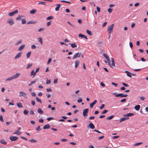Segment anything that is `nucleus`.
I'll list each match as a JSON object with an SVG mask.
<instances>
[{
	"mask_svg": "<svg viewBox=\"0 0 148 148\" xmlns=\"http://www.w3.org/2000/svg\"><path fill=\"white\" fill-rule=\"evenodd\" d=\"M22 42V40H20L18 41L15 44V45H17L21 43Z\"/></svg>",
	"mask_w": 148,
	"mask_h": 148,
	"instance_id": "f704fd0d",
	"label": "nucleus"
},
{
	"mask_svg": "<svg viewBox=\"0 0 148 148\" xmlns=\"http://www.w3.org/2000/svg\"><path fill=\"white\" fill-rule=\"evenodd\" d=\"M17 106L19 108H22L23 107V106L21 103H17Z\"/></svg>",
	"mask_w": 148,
	"mask_h": 148,
	"instance_id": "c85d7f7f",
	"label": "nucleus"
},
{
	"mask_svg": "<svg viewBox=\"0 0 148 148\" xmlns=\"http://www.w3.org/2000/svg\"><path fill=\"white\" fill-rule=\"evenodd\" d=\"M31 53V51H29L28 52L27 54V58H28L30 57V55Z\"/></svg>",
	"mask_w": 148,
	"mask_h": 148,
	"instance_id": "cd10ccee",
	"label": "nucleus"
},
{
	"mask_svg": "<svg viewBox=\"0 0 148 148\" xmlns=\"http://www.w3.org/2000/svg\"><path fill=\"white\" fill-rule=\"evenodd\" d=\"M86 33L89 35H92V34L91 32L88 30H87L86 31Z\"/></svg>",
	"mask_w": 148,
	"mask_h": 148,
	"instance_id": "4c0bfd02",
	"label": "nucleus"
},
{
	"mask_svg": "<svg viewBox=\"0 0 148 148\" xmlns=\"http://www.w3.org/2000/svg\"><path fill=\"white\" fill-rule=\"evenodd\" d=\"M18 137L14 136H11L10 137V139L12 141H16L18 139Z\"/></svg>",
	"mask_w": 148,
	"mask_h": 148,
	"instance_id": "0eeeda50",
	"label": "nucleus"
},
{
	"mask_svg": "<svg viewBox=\"0 0 148 148\" xmlns=\"http://www.w3.org/2000/svg\"><path fill=\"white\" fill-rule=\"evenodd\" d=\"M29 141L33 143H35L37 142V141L33 139H32L29 140Z\"/></svg>",
	"mask_w": 148,
	"mask_h": 148,
	"instance_id": "c756f323",
	"label": "nucleus"
},
{
	"mask_svg": "<svg viewBox=\"0 0 148 148\" xmlns=\"http://www.w3.org/2000/svg\"><path fill=\"white\" fill-rule=\"evenodd\" d=\"M44 30V29L43 28H40L38 30V31L39 32H40L41 31H43V30Z\"/></svg>",
	"mask_w": 148,
	"mask_h": 148,
	"instance_id": "69168bd1",
	"label": "nucleus"
},
{
	"mask_svg": "<svg viewBox=\"0 0 148 148\" xmlns=\"http://www.w3.org/2000/svg\"><path fill=\"white\" fill-rule=\"evenodd\" d=\"M134 114L132 113H129L124 115V116H130L134 115Z\"/></svg>",
	"mask_w": 148,
	"mask_h": 148,
	"instance_id": "393cba45",
	"label": "nucleus"
},
{
	"mask_svg": "<svg viewBox=\"0 0 148 148\" xmlns=\"http://www.w3.org/2000/svg\"><path fill=\"white\" fill-rule=\"evenodd\" d=\"M50 127V125L49 124H47L43 126V128L44 129L46 130V129H48Z\"/></svg>",
	"mask_w": 148,
	"mask_h": 148,
	"instance_id": "9b49d317",
	"label": "nucleus"
},
{
	"mask_svg": "<svg viewBox=\"0 0 148 148\" xmlns=\"http://www.w3.org/2000/svg\"><path fill=\"white\" fill-rule=\"evenodd\" d=\"M82 99L81 98L79 99L77 101V102L79 103L81 102H82Z\"/></svg>",
	"mask_w": 148,
	"mask_h": 148,
	"instance_id": "052dcab7",
	"label": "nucleus"
},
{
	"mask_svg": "<svg viewBox=\"0 0 148 148\" xmlns=\"http://www.w3.org/2000/svg\"><path fill=\"white\" fill-rule=\"evenodd\" d=\"M51 24V22L49 21L47 23V26H49Z\"/></svg>",
	"mask_w": 148,
	"mask_h": 148,
	"instance_id": "0e129e2a",
	"label": "nucleus"
},
{
	"mask_svg": "<svg viewBox=\"0 0 148 148\" xmlns=\"http://www.w3.org/2000/svg\"><path fill=\"white\" fill-rule=\"evenodd\" d=\"M112 9L110 8L108 9V12L110 13H111L112 12Z\"/></svg>",
	"mask_w": 148,
	"mask_h": 148,
	"instance_id": "864d4df0",
	"label": "nucleus"
},
{
	"mask_svg": "<svg viewBox=\"0 0 148 148\" xmlns=\"http://www.w3.org/2000/svg\"><path fill=\"white\" fill-rule=\"evenodd\" d=\"M53 18V16H50L47 17L46 18L47 20H50L51 19H52Z\"/></svg>",
	"mask_w": 148,
	"mask_h": 148,
	"instance_id": "c9c22d12",
	"label": "nucleus"
},
{
	"mask_svg": "<svg viewBox=\"0 0 148 148\" xmlns=\"http://www.w3.org/2000/svg\"><path fill=\"white\" fill-rule=\"evenodd\" d=\"M21 54L22 53L21 52L18 53L15 56L14 59H16L17 58H20L21 56Z\"/></svg>",
	"mask_w": 148,
	"mask_h": 148,
	"instance_id": "ddd939ff",
	"label": "nucleus"
},
{
	"mask_svg": "<svg viewBox=\"0 0 148 148\" xmlns=\"http://www.w3.org/2000/svg\"><path fill=\"white\" fill-rule=\"evenodd\" d=\"M22 24H24L26 23V21L25 19H22Z\"/></svg>",
	"mask_w": 148,
	"mask_h": 148,
	"instance_id": "a18cd8bd",
	"label": "nucleus"
},
{
	"mask_svg": "<svg viewBox=\"0 0 148 148\" xmlns=\"http://www.w3.org/2000/svg\"><path fill=\"white\" fill-rule=\"evenodd\" d=\"M41 4L44 5H46L45 2L42 1H39V3H38V4Z\"/></svg>",
	"mask_w": 148,
	"mask_h": 148,
	"instance_id": "79ce46f5",
	"label": "nucleus"
},
{
	"mask_svg": "<svg viewBox=\"0 0 148 148\" xmlns=\"http://www.w3.org/2000/svg\"><path fill=\"white\" fill-rule=\"evenodd\" d=\"M129 118L128 117H123L120 119V122H121L124 121H125L126 120L129 119Z\"/></svg>",
	"mask_w": 148,
	"mask_h": 148,
	"instance_id": "1a4fd4ad",
	"label": "nucleus"
},
{
	"mask_svg": "<svg viewBox=\"0 0 148 148\" xmlns=\"http://www.w3.org/2000/svg\"><path fill=\"white\" fill-rule=\"evenodd\" d=\"M36 130L38 131H40L41 130V129L40 128V126L39 125L38 127L36 129Z\"/></svg>",
	"mask_w": 148,
	"mask_h": 148,
	"instance_id": "49530a36",
	"label": "nucleus"
},
{
	"mask_svg": "<svg viewBox=\"0 0 148 148\" xmlns=\"http://www.w3.org/2000/svg\"><path fill=\"white\" fill-rule=\"evenodd\" d=\"M38 112L40 114H42L43 112L40 108H39L37 110Z\"/></svg>",
	"mask_w": 148,
	"mask_h": 148,
	"instance_id": "bb28decb",
	"label": "nucleus"
},
{
	"mask_svg": "<svg viewBox=\"0 0 148 148\" xmlns=\"http://www.w3.org/2000/svg\"><path fill=\"white\" fill-rule=\"evenodd\" d=\"M31 95L32 97H35L36 96V94L34 92H32Z\"/></svg>",
	"mask_w": 148,
	"mask_h": 148,
	"instance_id": "680f3d73",
	"label": "nucleus"
},
{
	"mask_svg": "<svg viewBox=\"0 0 148 148\" xmlns=\"http://www.w3.org/2000/svg\"><path fill=\"white\" fill-rule=\"evenodd\" d=\"M88 126L91 129H93L95 128V125L92 123H90L89 124Z\"/></svg>",
	"mask_w": 148,
	"mask_h": 148,
	"instance_id": "9d476101",
	"label": "nucleus"
},
{
	"mask_svg": "<svg viewBox=\"0 0 148 148\" xmlns=\"http://www.w3.org/2000/svg\"><path fill=\"white\" fill-rule=\"evenodd\" d=\"M25 45H22L21 46H20L18 49V51H21L25 47Z\"/></svg>",
	"mask_w": 148,
	"mask_h": 148,
	"instance_id": "4468645a",
	"label": "nucleus"
},
{
	"mask_svg": "<svg viewBox=\"0 0 148 148\" xmlns=\"http://www.w3.org/2000/svg\"><path fill=\"white\" fill-rule=\"evenodd\" d=\"M114 24H112V25L109 26L107 29V30L108 33L110 34L111 32H112Z\"/></svg>",
	"mask_w": 148,
	"mask_h": 148,
	"instance_id": "f257e3e1",
	"label": "nucleus"
},
{
	"mask_svg": "<svg viewBox=\"0 0 148 148\" xmlns=\"http://www.w3.org/2000/svg\"><path fill=\"white\" fill-rule=\"evenodd\" d=\"M97 102V100H95L92 103L90 104V108H92L94 106L96 103Z\"/></svg>",
	"mask_w": 148,
	"mask_h": 148,
	"instance_id": "6e6552de",
	"label": "nucleus"
},
{
	"mask_svg": "<svg viewBox=\"0 0 148 148\" xmlns=\"http://www.w3.org/2000/svg\"><path fill=\"white\" fill-rule=\"evenodd\" d=\"M111 84L113 85H114L115 87L117 86H118V84L115 83H114L113 82H112Z\"/></svg>",
	"mask_w": 148,
	"mask_h": 148,
	"instance_id": "603ef678",
	"label": "nucleus"
},
{
	"mask_svg": "<svg viewBox=\"0 0 148 148\" xmlns=\"http://www.w3.org/2000/svg\"><path fill=\"white\" fill-rule=\"evenodd\" d=\"M79 61H75V68H77L79 64Z\"/></svg>",
	"mask_w": 148,
	"mask_h": 148,
	"instance_id": "f3484780",
	"label": "nucleus"
},
{
	"mask_svg": "<svg viewBox=\"0 0 148 148\" xmlns=\"http://www.w3.org/2000/svg\"><path fill=\"white\" fill-rule=\"evenodd\" d=\"M34 22L32 21H29L27 23V24H33L34 23Z\"/></svg>",
	"mask_w": 148,
	"mask_h": 148,
	"instance_id": "6e6d98bb",
	"label": "nucleus"
},
{
	"mask_svg": "<svg viewBox=\"0 0 148 148\" xmlns=\"http://www.w3.org/2000/svg\"><path fill=\"white\" fill-rule=\"evenodd\" d=\"M140 108V105H137L135 106L134 108L136 110H138Z\"/></svg>",
	"mask_w": 148,
	"mask_h": 148,
	"instance_id": "aec40b11",
	"label": "nucleus"
},
{
	"mask_svg": "<svg viewBox=\"0 0 148 148\" xmlns=\"http://www.w3.org/2000/svg\"><path fill=\"white\" fill-rule=\"evenodd\" d=\"M89 112V109L88 108L84 109L83 112V115L84 116H87Z\"/></svg>",
	"mask_w": 148,
	"mask_h": 148,
	"instance_id": "7ed1b4c3",
	"label": "nucleus"
},
{
	"mask_svg": "<svg viewBox=\"0 0 148 148\" xmlns=\"http://www.w3.org/2000/svg\"><path fill=\"white\" fill-rule=\"evenodd\" d=\"M57 7L55 8V10L56 11H58L59 10V8L60 7V4H57Z\"/></svg>",
	"mask_w": 148,
	"mask_h": 148,
	"instance_id": "b1692460",
	"label": "nucleus"
},
{
	"mask_svg": "<svg viewBox=\"0 0 148 148\" xmlns=\"http://www.w3.org/2000/svg\"><path fill=\"white\" fill-rule=\"evenodd\" d=\"M32 64H28L27 66L26 69H28L30 68V67L32 66Z\"/></svg>",
	"mask_w": 148,
	"mask_h": 148,
	"instance_id": "72a5a7b5",
	"label": "nucleus"
},
{
	"mask_svg": "<svg viewBox=\"0 0 148 148\" xmlns=\"http://www.w3.org/2000/svg\"><path fill=\"white\" fill-rule=\"evenodd\" d=\"M32 48L33 49H36V46L34 45H33L31 46Z\"/></svg>",
	"mask_w": 148,
	"mask_h": 148,
	"instance_id": "13d9d810",
	"label": "nucleus"
},
{
	"mask_svg": "<svg viewBox=\"0 0 148 148\" xmlns=\"http://www.w3.org/2000/svg\"><path fill=\"white\" fill-rule=\"evenodd\" d=\"M31 103L33 106H34L35 103V102L34 101L32 100L31 101Z\"/></svg>",
	"mask_w": 148,
	"mask_h": 148,
	"instance_id": "bf43d9fd",
	"label": "nucleus"
},
{
	"mask_svg": "<svg viewBox=\"0 0 148 148\" xmlns=\"http://www.w3.org/2000/svg\"><path fill=\"white\" fill-rule=\"evenodd\" d=\"M69 44L71 45V47L73 48H74L75 47H77V46L76 44L75 43H72V44H71V43H69Z\"/></svg>",
	"mask_w": 148,
	"mask_h": 148,
	"instance_id": "412c9836",
	"label": "nucleus"
},
{
	"mask_svg": "<svg viewBox=\"0 0 148 148\" xmlns=\"http://www.w3.org/2000/svg\"><path fill=\"white\" fill-rule=\"evenodd\" d=\"M36 74L35 72H34V70H32L30 73V76H32L33 75H35Z\"/></svg>",
	"mask_w": 148,
	"mask_h": 148,
	"instance_id": "a878e982",
	"label": "nucleus"
},
{
	"mask_svg": "<svg viewBox=\"0 0 148 148\" xmlns=\"http://www.w3.org/2000/svg\"><path fill=\"white\" fill-rule=\"evenodd\" d=\"M105 107V105L104 104H102L101 106L99 108L101 109V110H102V109Z\"/></svg>",
	"mask_w": 148,
	"mask_h": 148,
	"instance_id": "09e8293b",
	"label": "nucleus"
},
{
	"mask_svg": "<svg viewBox=\"0 0 148 148\" xmlns=\"http://www.w3.org/2000/svg\"><path fill=\"white\" fill-rule=\"evenodd\" d=\"M21 134V132H18V130H16L15 132L13 133L14 134H17V135H20Z\"/></svg>",
	"mask_w": 148,
	"mask_h": 148,
	"instance_id": "dca6fc26",
	"label": "nucleus"
},
{
	"mask_svg": "<svg viewBox=\"0 0 148 148\" xmlns=\"http://www.w3.org/2000/svg\"><path fill=\"white\" fill-rule=\"evenodd\" d=\"M103 42L102 41H99L97 43V45L98 46H101V45L103 44Z\"/></svg>",
	"mask_w": 148,
	"mask_h": 148,
	"instance_id": "7c9ffc66",
	"label": "nucleus"
},
{
	"mask_svg": "<svg viewBox=\"0 0 148 148\" xmlns=\"http://www.w3.org/2000/svg\"><path fill=\"white\" fill-rule=\"evenodd\" d=\"M24 17V16H20L19 17H17L16 18V20H18L20 21L21 19L22 20L21 17Z\"/></svg>",
	"mask_w": 148,
	"mask_h": 148,
	"instance_id": "473e14b6",
	"label": "nucleus"
},
{
	"mask_svg": "<svg viewBox=\"0 0 148 148\" xmlns=\"http://www.w3.org/2000/svg\"><path fill=\"white\" fill-rule=\"evenodd\" d=\"M125 72L127 74V76L129 77L130 78L132 77V76L131 75V73L130 72L126 71H125Z\"/></svg>",
	"mask_w": 148,
	"mask_h": 148,
	"instance_id": "6ab92c4d",
	"label": "nucleus"
},
{
	"mask_svg": "<svg viewBox=\"0 0 148 148\" xmlns=\"http://www.w3.org/2000/svg\"><path fill=\"white\" fill-rule=\"evenodd\" d=\"M18 12L17 10H16L12 12H10L9 14V15L10 16H12L14 15L15 14L18 13Z\"/></svg>",
	"mask_w": 148,
	"mask_h": 148,
	"instance_id": "423d86ee",
	"label": "nucleus"
},
{
	"mask_svg": "<svg viewBox=\"0 0 148 148\" xmlns=\"http://www.w3.org/2000/svg\"><path fill=\"white\" fill-rule=\"evenodd\" d=\"M38 40L40 42V44L41 45H42L43 44L42 41V39L41 37H39L38 38Z\"/></svg>",
	"mask_w": 148,
	"mask_h": 148,
	"instance_id": "2f4dec72",
	"label": "nucleus"
},
{
	"mask_svg": "<svg viewBox=\"0 0 148 148\" xmlns=\"http://www.w3.org/2000/svg\"><path fill=\"white\" fill-rule=\"evenodd\" d=\"M0 121L2 122H3L4 121L3 116L1 115H0Z\"/></svg>",
	"mask_w": 148,
	"mask_h": 148,
	"instance_id": "de8ad7c7",
	"label": "nucleus"
},
{
	"mask_svg": "<svg viewBox=\"0 0 148 148\" xmlns=\"http://www.w3.org/2000/svg\"><path fill=\"white\" fill-rule=\"evenodd\" d=\"M114 116V115L108 117L106 119L109 120H111L113 118Z\"/></svg>",
	"mask_w": 148,
	"mask_h": 148,
	"instance_id": "58836bf2",
	"label": "nucleus"
},
{
	"mask_svg": "<svg viewBox=\"0 0 148 148\" xmlns=\"http://www.w3.org/2000/svg\"><path fill=\"white\" fill-rule=\"evenodd\" d=\"M36 12V10L35 9H33L30 11V13L31 14H34Z\"/></svg>",
	"mask_w": 148,
	"mask_h": 148,
	"instance_id": "5701e85b",
	"label": "nucleus"
},
{
	"mask_svg": "<svg viewBox=\"0 0 148 148\" xmlns=\"http://www.w3.org/2000/svg\"><path fill=\"white\" fill-rule=\"evenodd\" d=\"M145 99V98L143 97H140V99L142 101H144Z\"/></svg>",
	"mask_w": 148,
	"mask_h": 148,
	"instance_id": "338daca9",
	"label": "nucleus"
},
{
	"mask_svg": "<svg viewBox=\"0 0 148 148\" xmlns=\"http://www.w3.org/2000/svg\"><path fill=\"white\" fill-rule=\"evenodd\" d=\"M84 35L81 34H79V36L80 37H81L82 38H83L84 37Z\"/></svg>",
	"mask_w": 148,
	"mask_h": 148,
	"instance_id": "4d7b16f0",
	"label": "nucleus"
},
{
	"mask_svg": "<svg viewBox=\"0 0 148 148\" xmlns=\"http://www.w3.org/2000/svg\"><path fill=\"white\" fill-rule=\"evenodd\" d=\"M13 77L12 76H11V77H9L8 78V79H6V81H8L9 80H11L12 79H13Z\"/></svg>",
	"mask_w": 148,
	"mask_h": 148,
	"instance_id": "a19ab883",
	"label": "nucleus"
},
{
	"mask_svg": "<svg viewBox=\"0 0 148 148\" xmlns=\"http://www.w3.org/2000/svg\"><path fill=\"white\" fill-rule=\"evenodd\" d=\"M36 100L38 102H39L41 103H42L41 100L40 99H39L38 97H36Z\"/></svg>",
	"mask_w": 148,
	"mask_h": 148,
	"instance_id": "37998d69",
	"label": "nucleus"
},
{
	"mask_svg": "<svg viewBox=\"0 0 148 148\" xmlns=\"http://www.w3.org/2000/svg\"><path fill=\"white\" fill-rule=\"evenodd\" d=\"M7 22L11 26L14 24V22L12 18H10L9 20H8Z\"/></svg>",
	"mask_w": 148,
	"mask_h": 148,
	"instance_id": "39448f33",
	"label": "nucleus"
},
{
	"mask_svg": "<svg viewBox=\"0 0 148 148\" xmlns=\"http://www.w3.org/2000/svg\"><path fill=\"white\" fill-rule=\"evenodd\" d=\"M97 11L98 12H99L100 11V8L98 7H97Z\"/></svg>",
	"mask_w": 148,
	"mask_h": 148,
	"instance_id": "774afa93",
	"label": "nucleus"
},
{
	"mask_svg": "<svg viewBox=\"0 0 148 148\" xmlns=\"http://www.w3.org/2000/svg\"><path fill=\"white\" fill-rule=\"evenodd\" d=\"M108 112V111L107 110H104L103 111L101 114H104L107 112Z\"/></svg>",
	"mask_w": 148,
	"mask_h": 148,
	"instance_id": "e2e57ef3",
	"label": "nucleus"
},
{
	"mask_svg": "<svg viewBox=\"0 0 148 148\" xmlns=\"http://www.w3.org/2000/svg\"><path fill=\"white\" fill-rule=\"evenodd\" d=\"M20 75L19 73H16V74L12 76V77L13 79L17 78Z\"/></svg>",
	"mask_w": 148,
	"mask_h": 148,
	"instance_id": "f8f14e48",
	"label": "nucleus"
},
{
	"mask_svg": "<svg viewBox=\"0 0 148 148\" xmlns=\"http://www.w3.org/2000/svg\"><path fill=\"white\" fill-rule=\"evenodd\" d=\"M111 61L112 62V64L111 65V67H112V66H114L115 65V62H114V59L113 58H111Z\"/></svg>",
	"mask_w": 148,
	"mask_h": 148,
	"instance_id": "4be33fe9",
	"label": "nucleus"
},
{
	"mask_svg": "<svg viewBox=\"0 0 148 148\" xmlns=\"http://www.w3.org/2000/svg\"><path fill=\"white\" fill-rule=\"evenodd\" d=\"M103 56L108 61V65H109V66H111L110 60L107 54H106L105 53H104L103 54Z\"/></svg>",
	"mask_w": 148,
	"mask_h": 148,
	"instance_id": "f03ea898",
	"label": "nucleus"
},
{
	"mask_svg": "<svg viewBox=\"0 0 148 148\" xmlns=\"http://www.w3.org/2000/svg\"><path fill=\"white\" fill-rule=\"evenodd\" d=\"M143 143L142 142L136 143L134 145V146H138Z\"/></svg>",
	"mask_w": 148,
	"mask_h": 148,
	"instance_id": "3c124183",
	"label": "nucleus"
},
{
	"mask_svg": "<svg viewBox=\"0 0 148 148\" xmlns=\"http://www.w3.org/2000/svg\"><path fill=\"white\" fill-rule=\"evenodd\" d=\"M115 96L117 97H123V94L122 93H120L116 95H115Z\"/></svg>",
	"mask_w": 148,
	"mask_h": 148,
	"instance_id": "e433bc0d",
	"label": "nucleus"
},
{
	"mask_svg": "<svg viewBox=\"0 0 148 148\" xmlns=\"http://www.w3.org/2000/svg\"><path fill=\"white\" fill-rule=\"evenodd\" d=\"M79 54V52H78L75 53V55H74L73 56V59H74L76 58L77 57H78V55Z\"/></svg>",
	"mask_w": 148,
	"mask_h": 148,
	"instance_id": "a211bd4d",
	"label": "nucleus"
},
{
	"mask_svg": "<svg viewBox=\"0 0 148 148\" xmlns=\"http://www.w3.org/2000/svg\"><path fill=\"white\" fill-rule=\"evenodd\" d=\"M19 96L20 97H23L25 98L27 97V94L25 92L21 91L19 93Z\"/></svg>",
	"mask_w": 148,
	"mask_h": 148,
	"instance_id": "20e7f679",
	"label": "nucleus"
},
{
	"mask_svg": "<svg viewBox=\"0 0 148 148\" xmlns=\"http://www.w3.org/2000/svg\"><path fill=\"white\" fill-rule=\"evenodd\" d=\"M0 143L4 145H6L7 144V142L3 139L0 140Z\"/></svg>",
	"mask_w": 148,
	"mask_h": 148,
	"instance_id": "2eb2a0df",
	"label": "nucleus"
},
{
	"mask_svg": "<svg viewBox=\"0 0 148 148\" xmlns=\"http://www.w3.org/2000/svg\"><path fill=\"white\" fill-rule=\"evenodd\" d=\"M51 58H49L48 59V62H47V64H49L51 62Z\"/></svg>",
	"mask_w": 148,
	"mask_h": 148,
	"instance_id": "5fc2aeb1",
	"label": "nucleus"
},
{
	"mask_svg": "<svg viewBox=\"0 0 148 148\" xmlns=\"http://www.w3.org/2000/svg\"><path fill=\"white\" fill-rule=\"evenodd\" d=\"M29 111L26 110H24L23 111V114L25 115H27Z\"/></svg>",
	"mask_w": 148,
	"mask_h": 148,
	"instance_id": "ea45409f",
	"label": "nucleus"
},
{
	"mask_svg": "<svg viewBox=\"0 0 148 148\" xmlns=\"http://www.w3.org/2000/svg\"><path fill=\"white\" fill-rule=\"evenodd\" d=\"M122 84L125 87H128L129 86V85L128 84H125L124 83H122Z\"/></svg>",
	"mask_w": 148,
	"mask_h": 148,
	"instance_id": "8fccbe9b",
	"label": "nucleus"
},
{
	"mask_svg": "<svg viewBox=\"0 0 148 148\" xmlns=\"http://www.w3.org/2000/svg\"><path fill=\"white\" fill-rule=\"evenodd\" d=\"M60 1L61 2H65V3H70V4L71 3V2L69 1H64V0H61Z\"/></svg>",
	"mask_w": 148,
	"mask_h": 148,
	"instance_id": "c03bdc74",
	"label": "nucleus"
}]
</instances>
